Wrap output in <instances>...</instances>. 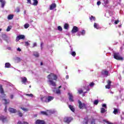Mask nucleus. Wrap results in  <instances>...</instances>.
Here are the masks:
<instances>
[{"mask_svg":"<svg viewBox=\"0 0 124 124\" xmlns=\"http://www.w3.org/2000/svg\"><path fill=\"white\" fill-rule=\"evenodd\" d=\"M47 78L48 79V82L49 83V85L53 86V87H56V86H57L56 82L54 81V80L57 81L58 79L57 75H55L53 73H50V74L47 76Z\"/></svg>","mask_w":124,"mask_h":124,"instance_id":"obj_1","label":"nucleus"},{"mask_svg":"<svg viewBox=\"0 0 124 124\" xmlns=\"http://www.w3.org/2000/svg\"><path fill=\"white\" fill-rule=\"evenodd\" d=\"M40 99L43 103H49L50 101H52L54 99V97L52 96H42Z\"/></svg>","mask_w":124,"mask_h":124,"instance_id":"obj_2","label":"nucleus"},{"mask_svg":"<svg viewBox=\"0 0 124 124\" xmlns=\"http://www.w3.org/2000/svg\"><path fill=\"white\" fill-rule=\"evenodd\" d=\"M113 58L115 59V60H117V61H123L124 58L121 57V55L119 52L113 53Z\"/></svg>","mask_w":124,"mask_h":124,"instance_id":"obj_3","label":"nucleus"},{"mask_svg":"<svg viewBox=\"0 0 124 124\" xmlns=\"http://www.w3.org/2000/svg\"><path fill=\"white\" fill-rule=\"evenodd\" d=\"M78 108H79V109H86L87 108L86 104L82 103V102H81V101H80V100H78Z\"/></svg>","mask_w":124,"mask_h":124,"instance_id":"obj_4","label":"nucleus"},{"mask_svg":"<svg viewBox=\"0 0 124 124\" xmlns=\"http://www.w3.org/2000/svg\"><path fill=\"white\" fill-rule=\"evenodd\" d=\"M0 121L2 122L3 124L8 123V120H7V117L3 115L0 116Z\"/></svg>","mask_w":124,"mask_h":124,"instance_id":"obj_5","label":"nucleus"},{"mask_svg":"<svg viewBox=\"0 0 124 124\" xmlns=\"http://www.w3.org/2000/svg\"><path fill=\"white\" fill-rule=\"evenodd\" d=\"M73 120V118H72V117H66L64 118L63 122H64V123H66V124H70V122Z\"/></svg>","mask_w":124,"mask_h":124,"instance_id":"obj_6","label":"nucleus"},{"mask_svg":"<svg viewBox=\"0 0 124 124\" xmlns=\"http://www.w3.org/2000/svg\"><path fill=\"white\" fill-rule=\"evenodd\" d=\"M21 39H25V35H19L17 36L16 37V42H18V41H19V40H20Z\"/></svg>","mask_w":124,"mask_h":124,"instance_id":"obj_7","label":"nucleus"},{"mask_svg":"<svg viewBox=\"0 0 124 124\" xmlns=\"http://www.w3.org/2000/svg\"><path fill=\"white\" fill-rule=\"evenodd\" d=\"M8 111L9 112H10V113H12V114L17 113V109L13 108H9L8 109Z\"/></svg>","mask_w":124,"mask_h":124,"instance_id":"obj_8","label":"nucleus"},{"mask_svg":"<svg viewBox=\"0 0 124 124\" xmlns=\"http://www.w3.org/2000/svg\"><path fill=\"white\" fill-rule=\"evenodd\" d=\"M35 124H46V122L44 120H41L39 119L37 120L35 122Z\"/></svg>","mask_w":124,"mask_h":124,"instance_id":"obj_9","label":"nucleus"},{"mask_svg":"<svg viewBox=\"0 0 124 124\" xmlns=\"http://www.w3.org/2000/svg\"><path fill=\"white\" fill-rule=\"evenodd\" d=\"M79 31V28L77 26H74L72 30V33H76Z\"/></svg>","mask_w":124,"mask_h":124,"instance_id":"obj_10","label":"nucleus"},{"mask_svg":"<svg viewBox=\"0 0 124 124\" xmlns=\"http://www.w3.org/2000/svg\"><path fill=\"white\" fill-rule=\"evenodd\" d=\"M68 95H69V100L71 102H73L74 101V100L73 99V95H72V93H68Z\"/></svg>","mask_w":124,"mask_h":124,"instance_id":"obj_11","label":"nucleus"},{"mask_svg":"<svg viewBox=\"0 0 124 124\" xmlns=\"http://www.w3.org/2000/svg\"><path fill=\"white\" fill-rule=\"evenodd\" d=\"M108 84L105 86L106 89H111V84L112 81L110 80H108L107 81Z\"/></svg>","mask_w":124,"mask_h":124,"instance_id":"obj_12","label":"nucleus"},{"mask_svg":"<svg viewBox=\"0 0 124 124\" xmlns=\"http://www.w3.org/2000/svg\"><path fill=\"white\" fill-rule=\"evenodd\" d=\"M57 7V4L55 3H53L51 4L50 6L49 9L50 10H53L54 8H56Z\"/></svg>","mask_w":124,"mask_h":124,"instance_id":"obj_13","label":"nucleus"},{"mask_svg":"<svg viewBox=\"0 0 124 124\" xmlns=\"http://www.w3.org/2000/svg\"><path fill=\"white\" fill-rule=\"evenodd\" d=\"M68 107L71 111H72V112H73L74 113L75 112V108H74V107L73 106L69 105L68 106Z\"/></svg>","mask_w":124,"mask_h":124,"instance_id":"obj_14","label":"nucleus"},{"mask_svg":"<svg viewBox=\"0 0 124 124\" xmlns=\"http://www.w3.org/2000/svg\"><path fill=\"white\" fill-rule=\"evenodd\" d=\"M21 82L24 84H25V83H27L28 82V79H27V78L26 77L21 78Z\"/></svg>","mask_w":124,"mask_h":124,"instance_id":"obj_15","label":"nucleus"},{"mask_svg":"<svg viewBox=\"0 0 124 124\" xmlns=\"http://www.w3.org/2000/svg\"><path fill=\"white\" fill-rule=\"evenodd\" d=\"M0 2H1V6L2 8L4 7V5H5V1L4 0H0Z\"/></svg>","mask_w":124,"mask_h":124,"instance_id":"obj_16","label":"nucleus"},{"mask_svg":"<svg viewBox=\"0 0 124 124\" xmlns=\"http://www.w3.org/2000/svg\"><path fill=\"white\" fill-rule=\"evenodd\" d=\"M88 123H89V118L86 117L84 119L83 124H88Z\"/></svg>","mask_w":124,"mask_h":124,"instance_id":"obj_17","label":"nucleus"},{"mask_svg":"<svg viewBox=\"0 0 124 124\" xmlns=\"http://www.w3.org/2000/svg\"><path fill=\"white\" fill-rule=\"evenodd\" d=\"M93 27L95 29H96L97 30H99V29H100V27H99V26L96 23H94Z\"/></svg>","mask_w":124,"mask_h":124,"instance_id":"obj_18","label":"nucleus"},{"mask_svg":"<svg viewBox=\"0 0 124 124\" xmlns=\"http://www.w3.org/2000/svg\"><path fill=\"white\" fill-rule=\"evenodd\" d=\"M11 66V64L9 62H6L5 64V67L6 68H9Z\"/></svg>","mask_w":124,"mask_h":124,"instance_id":"obj_19","label":"nucleus"},{"mask_svg":"<svg viewBox=\"0 0 124 124\" xmlns=\"http://www.w3.org/2000/svg\"><path fill=\"white\" fill-rule=\"evenodd\" d=\"M14 17V15H9L8 16V20H12V19H13Z\"/></svg>","mask_w":124,"mask_h":124,"instance_id":"obj_20","label":"nucleus"},{"mask_svg":"<svg viewBox=\"0 0 124 124\" xmlns=\"http://www.w3.org/2000/svg\"><path fill=\"white\" fill-rule=\"evenodd\" d=\"M3 101H4V104L6 105V104H9V102H10V101L9 100H7L6 99H3Z\"/></svg>","mask_w":124,"mask_h":124,"instance_id":"obj_21","label":"nucleus"},{"mask_svg":"<svg viewBox=\"0 0 124 124\" xmlns=\"http://www.w3.org/2000/svg\"><path fill=\"white\" fill-rule=\"evenodd\" d=\"M33 5H34V6H36V5L38 4V1L37 0H33Z\"/></svg>","mask_w":124,"mask_h":124,"instance_id":"obj_22","label":"nucleus"},{"mask_svg":"<svg viewBox=\"0 0 124 124\" xmlns=\"http://www.w3.org/2000/svg\"><path fill=\"white\" fill-rule=\"evenodd\" d=\"M15 62H21V58L19 57H16L15 59Z\"/></svg>","mask_w":124,"mask_h":124,"instance_id":"obj_23","label":"nucleus"},{"mask_svg":"<svg viewBox=\"0 0 124 124\" xmlns=\"http://www.w3.org/2000/svg\"><path fill=\"white\" fill-rule=\"evenodd\" d=\"M0 93H4V91H3V88H2V86H0Z\"/></svg>","mask_w":124,"mask_h":124,"instance_id":"obj_24","label":"nucleus"},{"mask_svg":"<svg viewBox=\"0 0 124 124\" xmlns=\"http://www.w3.org/2000/svg\"><path fill=\"white\" fill-rule=\"evenodd\" d=\"M119 113V110L117 108H114L113 110V113H114L115 115H117Z\"/></svg>","mask_w":124,"mask_h":124,"instance_id":"obj_25","label":"nucleus"},{"mask_svg":"<svg viewBox=\"0 0 124 124\" xmlns=\"http://www.w3.org/2000/svg\"><path fill=\"white\" fill-rule=\"evenodd\" d=\"M68 27H69V25H68V24L65 23V24L64 25V29H65V30H68Z\"/></svg>","mask_w":124,"mask_h":124,"instance_id":"obj_26","label":"nucleus"},{"mask_svg":"<svg viewBox=\"0 0 124 124\" xmlns=\"http://www.w3.org/2000/svg\"><path fill=\"white\" fill-rule=\"evenodd\" d=\"M19 117H23V113L20 111V110L17 111Z\"/></svg>","mask_w":124,"mask_h":124,"instance_id":"obj_27","label":"nucleus"},{"mask_svg":"<svg viewBox=\"0 0 124 124\" xmlns=\"http://www.w3.org/2000/svg\"><path fill=\"white\" fill-rule=\"evenodd\" d=\"M90 21H93H93H95V17L91 16V17H90Z\"/></svg>","mask_w":124,"mask_h":124,"instance_id":"obj_28","label":"nucleus"},{"mask_svg":"<svg viewBox=\"0 0 124 124\" xmlns=\"http://www.w3.org/2000/svg\"><path fill=\"white\" fill-rule=\"evenodd\" d=\"M42 115H45V116H48V113L46 111H41Z\"/></svg>","mask_w":124,"mask_h":124,"instance_id":"obj_29","label":"nucleus"},{"mask_svg":"<svg viewBox=\"0 0 124 124\" xmlns=\"http://www.w3.org/2000/svg\"><path fill=\"white\" fill-rule=\"evenodd\" d=\"M101 113L102 114H104V113H105V108H101Z\"/></svg>","mask_w":124,"mask_h":124,"instance_id":"obj_30","label":"nucleus"},{"mask_svg":"<svg viewBox=\"0 0 124 124\" xmlns=\"http://www.w3.org/2000/svg\"><path fill=\"white\" fill-rule=\"evenodd\" d=\"M33 55L36 57V58H38L39 57V54L38 52H34Z\"/></svg>","mask_w":124,"mask_h":124,"instance_id":"obj_31","label":"nucleus"},{"mask_svg":"<svg viewBox=\"0 0 124 124\" xmlns=\"http://www.w3.org/2000/svg\"><path fill=\"white\" fill-rule=\"evenodd\" d=\"M57 30L60 31H62V28L61 26H58L57 28Z\"/></svg>","mask_w":124,"mask_h":124,"instance_id":"obj_32","label":"nucleus"},{"mask_svg":"<svg viewBox=\"0 0 124 124\" xmlns=\"http://www.w3.org/2000/svg\"><path fill=\"white\" fill-rule=\"evenodd\" d=\"M29 27H30V24L26 23L24 25V28L25 29H28V28H29Z\"/></svg>","mask_w":124,"mask_h":124,"instance_id":"obj_33","label":"nucleus"},{"mask_svg":"<svg viewBox=\"0 0 124 124\" xmlns=\"http://www.w3.org/2000/svg\"><path fill=\"white\" fill-rule=\"evenodd\" d=\"M98 100H95L94 101L93 104L94 105H97L98 104Z\"/></svg>","mask_w":124,"mask_h":124,"instance_id":"obj_34","label":"nucleus"},{"mask_svg":"<svg viewBox=\"0 0 124 124\" xmlns=\"http://www.w3.org/2000/svg\"><path fill=\"white\" fill-rule=\"evenodd\" d=\"M81 35H85V34L86 33V31L85 30H83L81 31H80Z\"/></svg>","mask_w":124,"mask_h":124,"instance_id":"obj_35","label":"nucleus"},{"mask_svg":"<svg viewBox=\"0 0 124 124\" xmlns=\"http://www.w3.org/2000/svg\"><path fill=\"white\" fill-rule=\"evenodd\" d=\"M12 27L8 26L6 29V31H10V30H11Z\"/></svg>","mask_w":124,"mask_h":124,"instance_id":"obj_36","label":"nucleus"},{"mask_svg":"<svg viewBox=\"0 0 124 124\" xmlns=\"http://www.w3.org/2000/svg\"><path fill=\"white\" fill-rule=\"evenodd\" d=\"M25 95H26L27 96H30L31 97H33V94H32V93L26 94H25Z\"/></svg>","mask_w":124,"mask_h":124,"instance_id":"obj_37","label":"nucleus"},{"mask_svg":"<svg viewBox=\"0 0 124 124\" xmlns=\"http://www.w3.org/2000/svg\"><path fill=\"white\" fill-rule=\"evenodd\" d=\"M71 54L72 55V56H73V57H75V56H76V52H75V51H73L71 52Z\"/></svg>","mask_w":124,"mask_h":124,"instance_id":"obj_38","label":"nucleus"},{"mask_svg":"<svg viewBox=\"0 0 124 124\" xmlns=\"http://www.w3.org/2000/svg\"><path fill=\"white\" fill-rule=\"evenodd\" d=\"M119 23H120V20H119V19H117V20H115L114 21L115 25H118V24H119Z\"/></svg>","mask_w":124,"mask_h":124,"instance_id":"obj_39","label":"nucleus"},{"mask_svg":"<svg viewBox=\"0 0 124 124\" xmlns=\"http://www.w3.org/2000/svg\"><path fill=\"white\" fill-rule=\"evenodd\" d=\"M21 109H22V110H23V111H25V112H28V111H29V109H28V108H21Z\"/></svg>","mask_w":124,"mask_h":124,"instance_id":"obj_40","label":"nucleus"},{"mask_svg":"<svg viewBox=\"0 0 124 124\" xmlns=\"http://www.w3.org/2000/svg\"><path fill=\"white\" fill-rule=\"evenodd\" d=\"M25 46H30V43L29 42H25Z\"/></svg>","mask_w":124,"mask_h":124,"instance_id":"obj_41","label":"nucleus"},{"mask_svg":"<svg viewBox=\"0 0 124 124\" xmlns=\"http://www.w3.org/2000/svg\"><path fill=\"white\" fill-rule=\"evenodd\" d=\"M104 73H105V75L108 76V75L109 74V72H108V71H105Z\"/></svg>","mask_w":124,"mask_h":124,"instance_id":"obj_42","label":"nucleus"},{"mask_svg":"<svg viewBox=\"0 0 124 124\" xmlns=\"http://www.w3.org/2000/svg\"><path fill=\"white\" fill-rule=\"evenodd\" d=\"M37 46V44L36 43H34L33 44L32 48H34V47H36Z\"/></svg>","mask_w":124,"mask_h":124,"instance_id":"obj_43","label":"nucleus"},{"mask_svg":"<svg viewBox=\"0 0 124 124\" xmlns=\"http://www.w3.org/2000/svg\"><path fill=\"white\" fill-rule=\"evenodd\" d=\"M89 86L90 87H93V86H94V83L93 82L90 83V84H89Z\"/></svg>","mask_w":124,"mask_h":124,"instance_id":"obj_44","label":"nucleus"},{"mask_svg":"<svg viewBox=\"0 0 124 124\" xmlns=\"http://www.w3.org/2000/svg\"><path fill=\"white\" fill-rule=\"evenodd\" d=\"M56 93H57L58 94H61V90H60V89H58V90H57Z\"/></svg>","mask_w":124,"mask_h":124,"instance_id":"obj_45","label":"nucleus"},{"mask_svg":"<svg viewBox=\"0 0 124 124\" xmlns=\"http://www.w3.org/2000/svg\"><path fill=\"white\" fill-rule=\"evenodd\" d=\"M91 124H95V121L94 120V119H93V120L91 121Z\"/></svg>","mask_w":124,"mask_h":124,"instance_id":"obj_46","label":"nucleus"},{"mask_svg":"<svg viewBox=\"0 0 124 124\" xmlns=\"http://www.w3.org/2000/svg\"><path fill=\"white\" fill-rule=\"evenodd\" d=\"M104 122H105V123H106V124H113V123H112L109 121H104Z\"/></svg>","mask_w":124,"mask_h":124,"instance_id":"obj_47","label":"nucleus"},{"mask_svg":"<svg viewBox=\"0 0 124 124\" xmlns=\"http://www.w3.org/2000/svg\"><path fill=\"white\" fill-rule=\"evenodd\" d=\"M78 93H79V94H81V93H83V90H79L78 91Z\"/></svg>","mask_w":124,"mask_h":124,"instance_id":"obj_48","label":"nucleus"},{"mask_svg":"<svg viewBox=\"0 0 124 124\" xmlns=\"http://www.w3.org/2000/svg\"><path fill=\"white\" fill-rule=\"evenodd\" d=\"M27 3H29V4H31V0H27Z\"/></svg>","mask_w":124,"mask_h":124,"instance_id":"obj_49","label":"nucleus"},{"mask_svg":"<svg viewBox=\"0 0 124 124\" xmlns=\"http://www.w3.org/2000/svg\"><path fill=\"white\" fill-rule=\"evenodd\" d=\"M41 50H42V49H43V42H42L41 43Z\"/></svg>","mask_w":124,"mask_h":124,"instance_id":"obj_50","label":"nucleus"},{"mask_svg":"<svg viewBox=\"0 0 124 124\" xmlns=\"http://www.w3.org/2000/svg\"><path fill=\"white\" fill-rule=\"evenodd\" d=\"M108 3H109V0H106V1H105V4H108Z\"/></svg>","mask_w":124,"mask_h":124,"instance_id":"obj_51","label":"nucleus"},{"mask_svg":"<svg viewBox=\"0 0 124 124\" xmlns=\"http://www.w3.org/2000/svg\"><path fill=\"white\" fill-rule=\"evenodd\" d=\"M14 97V95L13 94H11L10 95L11 99H13Z\"/></svg>","mask_w":124,"mask_h":124,"instance_id":"obj_52","label":"nucleus"},{"mask_svg":"<svg viewBox=\"0 0 124 124\" xmlns=\"http://www.w3.org/2000/svg\"><path fill=\"white\" fill-rule=\"evenodd\" d=\"M4 111H5V113H6V112H7V106H5Z\"/></svg>","mask_w":124,"mask_h":124,"instance_id":"obj_53","label":"nucleus"},{"mask_svg":"<svg viewBox=\"0 0 124 124\" xmlns=\"http://www.w3.org/2000/svg\"><path fill=\"white\" fill-rule=\"evenodd\" d=\"M97 4L98 5H100V4H101V2H100V1H98L97 2Z\"/></svg>","mask_w":124,"mask_h":124,"instance_id":"obj_54","label":"nucleus"},{"mask_svg":"<svg viewBox=\"0 0 124 124\" xmlns=\"http://www.w3.org/2000/svg\"><path fill=\"white\" fill-rule=\"evenodd\" d=\"M77 35H78V36H80V35H82V34H81V32H79L77 33Z\"/></svg>","mask_w":124,"mask_h":124,"instance_id":"obj_55","label":"nucleus"},{"mask_svg":"<svg viewBox=\"0 0 124 124\" xmlns=\"http://www.w3.org/2000/svg\"><path fill=\"white\" fill-rule=\"evenodd\" d=\"M17 51H18V52H21L22 50L19 47H18L17 49Z\"/></svg>","mask_w":124,"mask_h":124,"instance_id":"obj_56","label":"nucleus"},{"mask_svg":"<svg viewBox=\"0 0 124 124\" xmlns=\"http://www.w3.org/2000/svg\"><path fill=\"white\" fill-rule=\"evenodd\" d=\"M102 107H104V108H106V104H104L102 105Z\"/></svg>","mask_w":124,"mask_h":124,"instance_id":"obj_57","label":"nucleus"},{"mask_svg":"<svg viewBox=\"0 0 124 124\" xmlns=\"http://www.w3.org/2000/svg\"><path fill=\"white\" fill-rule=\"evenodd\" d=\"M17 124H23V123H22V122H21V121H18L17 122Z\"/></svg>","mask_w":124,"mask_h":124,"instance_id":"obj_58","label":"nucleus"},{"mask_svg":"<svg viewBox=\"0 0 124 124\" xmlns=\"http://www.w3.org/2000/svg\"><path fill=\"white\" fill-rule=\"evenodd\" d=\"M22 124H29V123H28V122H23L22 123Z\"/></svg>","mask_w":124,"mask_h":124,"instance_id":"obj_59","label":"nucleus"},{"mask_svg":"<svg viewBox=\"0 0 124 124\" xmlns=\"http://www.w3.org/2000/svg\"><path fill=\"white\" fill-rule=\"evenodd\" d=\"M66 79H68L69 78V76L68 75H67L66 76Z\"/></svg>","mask_w":124,"mask_h":124,"instance_id":"obj_60","label":"nucleus"},{"mask_svg":"<svg viewBox=\"0 0 124 124\" xmlns=\"http://www.w3.org/2000/svg\"><path fill=\"white\" fill-rule=\"evenodd\" d=\"M41 65H43V63L42 62H41Z\"/></svg>","mask_w":124,"mask_h":124,"instance_id":"obj_61","label":"nucleus"},{"mask_svg":"<svg viewBox=\"0 0 124 124\" xmlns=\"http://www.w3.org/2000/svg\"><path fill=\"white\" fill-rule=\"evenodd\" d=\"M61 88H62V86H60L59 87V89H61Z\"/></svg>","mask_w":124,"mask_h":124,"instance_id":"obj_62","label":"nucleus"},{"mask_svg":"<svg viewBox=\"0 0 124 124\" xmlns=\"http://www.w3.org/2000/svg\"><path fill=\"white\" fill-rule=\"evenodd\" d=\"M2 30V29H0V31H1Z\"/></svg>","mask_w":124,"mask_h":124,"instance_id":"obj_63","label":"nucleus"},{"mask_svg":"<svg viewBox=\"0 0 124 124\" xmlns=\"http://www.w3.org/2000/svg\"><path fill=\"white\" fill-rule=\"evenodd\" d=\"M84 93H87V92H84Z\"/></svg>","mask_w":124,"mask_h":124,"instance_id":"obj_64","label":"nucleus"}]
</instances>
